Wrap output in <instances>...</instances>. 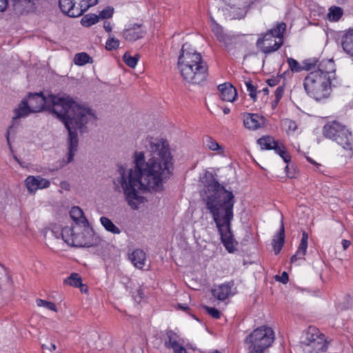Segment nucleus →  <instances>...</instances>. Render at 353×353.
<instances>
[{
  "label": "nucleus",
  "instance_id": "3",
  "mask_svg": "<svg viewBox=\"0 0 353 353\" xmlns=\"http://www.w3.org/2000/svg\"><path fill=\"white\" fill-rule=\"evenodd\" d=\"M205 201L207 209L212 214L220 232L221 243H234L230 231V221L233 219L234 196L227 190L209 172L205 174Z\"/></svg>",
  "mask_w": 353,
  "mask_h": 353
},
{
  "label": "nucleus",
  "instance_id": "35",
  "mask_svg": "<svg viewBox=\"0 0 353 353\" xmlns=\"http://www.w3.org/2000/svg\"><path fill=\"white\" fill-rule=\"evenodd\" d=\"M274 150L278 154L284 161L285 163H289L291 161L290 155L287 152L285 147L283 144L278 143L277 145Z\"/></svg>",
  "mask_w": 353,
  "mask_h": 353
},
{
  "label": "nucleus",
  "instance_id": "50",
  "mask_svg": "<svg viewBox=\"0 0 353 353\" xmlns=\"http://www.w3.org/2000/svg\"><path fill=\"white\" fill-rule=\"evenodd\" d=\"M285 170L286 171V174L288 175V176L290 179H293V178H295L296 177V174H295V172H294V170L292 171H290V166L288 165H287L285 168Z\"/></svg>",
  "mask_w": 353,
  "mask_h": 353
},
{
  "label": "nucleus",
  "instance_id": "1",
  "mask_svg": "<svg viewBox=\"0 0 353 353\" xmlns=\"http://www.w3.org/2000/svg\"><path fill=\"white\" fill-rule=\"evenodd\" d=\"M148 151L152 157L145 161L143 152L134 154V168L129 170L128 178L122 165L118 168L120 176L117 179L123 189L125 200L132 210H137L145 201L138 190L159 192L163 190V183L172 175L173 159L166 140L152 139L149 141Z\"/></svg>",
  "mask_w": 353,
  "mask_h": 353
},
{
  "label": "nucleus",
  "instance_id": "26",
  "mask_svg": "<svg viewBox=\"0 0 353 353\" xmlns=\"http://www.w3.org/2000/svg\"><path fill=\"white\" fill-rule=\"evenodd\" d=\"M203 142L204 145L212 151H216L219 154H223L225 152L224 148L219 144V143L210 136H205Z\"/></svg>",
  "mask_w": 353,
  "mask_h": 353
},
{
  "label": "nucleus",
  "instance_id": "31",
  "mask_svg": "<svg viewBox=\"0 0 353 353\" xmlns=\"http://www.w3.org/2000/svg\"><path fill=\"white\" fill-rule=\"evenodd\" d=\"M74 62L77 65H83L88 63H92V58L86 52H79L75 54Z\"/></svg>",
  "mask_w": 353,
  "mask_h": 353
},
{
  "label": "nucleus",
  "instance_id": "28",
  "mask_svg": "<svg viewBox=\"0 0 353 353\" xmlns=\"http://www.w3.org/2000/svg\"><path fill=\"white\" fill-rule=\"evenodd\" d=\"M63 284L75 288H80L81 290L83 291V285L82 284V279L77 273H72L70 276L64 279Z\"/></svg>",
  "mask_w": 353,
  "mask_h": 353
},
{
  "label": "nucleus",
  "instance_id": "43",
  "mask_svg": "<svg viewBox=\"0 0 353 353\" xmlns=\"http://www.w3.org/2000/svg\"><path fill=\"white\" fill-rule=\"evenodd\" d=\"M114 13V8L112 6H107L99 12L98 17L99 19H108L112 17Z\"/></svg>",
  "mask_w": 353,
  "mask_h": 353
},
{
  "label": "nucleus",
  "instance_id": "9",
  "mask_svg": "<svg viewBox=\"0 0 353 353\" xmlns=\"http://www.w3.org/2000/svg\"><path fill=\"white\" fill-rule=\"evenodd\" d=\"M301 344L307 353H320L326 352L327 349L325 335L314 326H310L307 328Z\"/></svg>",
  "mask_w": 353,
  "mask_h": 353
},
{
  "label": "nucleus",
  "instance_id": "53",
  "mask_svg": "<svg viewBox=\"0 0 353 353\" xmlns=\"http://www.w3.org/2000/svg\"><path fill=\"white\" fill-rule=\"evenodd\" d=\"M42 348L43 349H47V350H49L50 352H53L54 350H56V345L54 343H50L49 345H47V344H43L42 345Z\"/></svg>",
  "mask_w": 353,
  "mask_h": 353
},
{
  "label": "nucleus",
  "instance_id": "4",
  "mask_svg": "<svg viewBox=\"0 0 353 353\" xmlns=\"http://www.w3.org/2000/svg\"><path fill=\"white\" fill-rule=\"evenodd\" d=\"M178 68L185 81L190 83L199 84L205 81L208 75V66L200 53L182 46L178 59Z\"/></svg>",
  "mask_w": 353,
  "mask_h": 353
},
{
  "label": "nucleus",
  "instance_id": "62",
  "mask_svg": "<svg viewBox=\"0 0 353 353\" xmlns=\"http://www.w3.org/2000/svg\"><path fill=\"white\" fill-rule=\"evenodd\" d=\"M350 244H342L344 250H347Z\"/></svg>",
  "mask_w": 353,
  "mask_h": 353
},
{
  "label": "nucleus",
  "instance_id": "8",
  "mask_svg": "<svg viewBox=\"0 0 353 353\" xmlns=\"http://www.w3.org/2000/svg\"><path fill=\"white\" fill-rule=\"evenodd\" d=\"M323 136L336 141L345 150H353V135L343 123L337 121L327 122L323 128Z\"/></svg>",
  "mask_w": 353,
  "mask_h": 353
},
{
  "label": "nucleus",
  "instance_id": "15",
  "mask_svg": "<svg viewBox=\"0 0 353 353\" xmlns=\"http://www.w3.org/2000/svg\"><path fill=\"white\" fill-rule=\"evenodd\" d=\"M234 285L233 281L221 284L217 288L212 290V294L214 297L216 298L219 301H224L231 295L234 294V292H232V289Z\"/></svg>",
  "mask_w": 353,
  "mask_h": 353
},
{
  "label": "nucleus",
  "instance_id": "25",
  "mask_svg": "<svg viewBox=\"0 0 353 353\" xmlns=\"http://www.w3.org/2000/svg\"><path fill=\"white\" fill-rule=\"evenodd\" d=\"M316 71H320L325 77H330V74L335 72L334 62L332 60H325L318 64V69Z\"/></svg>",
  "mask_w": 353,
  "mask_h": 353
},
{
  "label": "nucleus",
  "instance_id": "6",
  "mask_svg": "<svg viewBox=\"0 0 353 353\" xmlns=\"http://www.w3.org/2000/svg\"><path fill=\"white\" fill-rule=\"evenodd\" d=\"M285 30L286 24L284 22L277 23L272 29L260 34L256 43L257 48L265 54L277 51L283 44Z\"/></svg>",
  "mask_w": 353,
  "mask_h": 353
},
{
  "label": "nucleus",
  "instance_id": "39",
  "mask_svg": "<svg viewBox=\"0 0 353 353\" xmlns=\"http://www.w3.org/2000/svg\"><path fill=\"white\" fill-rule=\"evenodd\" d=\"M283 125L286 128L287 133L288 134L290 132H294L298 128L296 123L294 121L288 119L283 121Z\"/></svg>",
  "mask_w": 353,
  "mask_h": 353
},
{
  "label": "nucleus",
  "instance_id": "12",
  "mask_svg": "<svg viewBox=\"0 0 353 353\" xmlns=\"http://www.w3.org/2000/svg\"><path fill=\"white\" fill-rule=\"evenodd\" d=\"M167 339L164 342V346L168 349H172L174 353H187L183 347V340L172 330L166 332Z\"/></svg>",
  "mask_w": 353,
  "mask_h": 353
},
{
  "label": "nucleus",
  "instance_id": "64",
  "mask_svg": "<svg viewBox=\"0 0 353 353\" xmlns=\"http://www.w3.org/2000/svg\"><path fill=\"white\" fill-rule=\"evenodd\" d=\"M347 0H337V3L339 4H342L345 3Z\"/></svg>",
  "mask_w": 353,
  "mask_h": 353
},
{
  "label": "nucleus",
  "instance_id": "41",
  "mask_svg": "<svg viewBox=\"0 0 353 353\" xmlns=\"http://www.w3.org/2000/svg\"><path fill=\"white\" fill-rule=\"evenodd\" d=\"M119 41L114 37H110L105 42V49L109 51L116 50L119 46Z\"/></svg>",
  "mask_w": 353,
  "mask_h": 353
},
{
  "label": "nucleus",
  "instance_id": "23",
  "mask_svg": "<svg viewBox=\"0 0 353 353\" xmlns=\"http://www.w3.org/2000/svg\"><path fill=\"white\" fill-rule=\"evenodd\" d=\"M343 50L350 56L353 57V29L346 32L341 39Z\"/></svg>",
  "mask_w": 353,
  "mask_h": 353
},
{
  "label": "nucleus",
  "instance_id": "10",
  "mask_svg": "<svg viewBox=\"0 0 353 353\" xmlns=\"http://www.w3.org/2000/svg\"><path fill=\"white\" fill-rule=\"evenodd\" d=\"M15 114L14 117H12V123L8 127L6 137L8 142V144L10 145V134L12 132H14L13 129L16 123V121L21 117H26L30 114V113L33 112L31 109L28 101L26 99H23L17 108H15L14 110Z\"/></svg>",
  "mask_w": 353,
  "mask_h": 353
},
{
  "label": "nucleus",
  "instance_id": "40",
  "mask_svg": "<svg viewBox=\"0 0 353 353\" xmlns=\"http://www.w3.org/2000/svg\"><path fill=\"white\" fill-rule=\"evenodd\" d=\"M245 85L247 87V90L249 92V96L253 101H256L257 99L256 87L252 84V81L250 80L245 81Z\"/></svg>",
  "mask_w": 353,
  "mask_h": 353
},
{
  "label": "nucleus",
  "instance_id": "32",
  "mask_svg": "<svg viewBox=\"0 0 353 353\" xmlns=\"http://www.w3.org/2000/svg\"><path fill=\"white\" fill-rule=\"evenodd\" d=\"M99 20V17L95 14H88L84 15L81 20V23L84 27H90L96 23H97Z\"/></svg>",
  "mask_w": 353,
  "mask_h": 353
},
{
  "label": "nucleus",
  "instance_id": "55",
  "mask_svg": "<svg viewBox=\"0 0 353 353\" xmlns=\"http://www.w3.org/2000/svg\"><path fill=\"white\" fill-rule=\"evenodd\" d=\"M177 308L188 313L190 307L186 303H178Z\"/></svg>",
  "mask_w": 353,
  "mask_h": 353
},
{
  "label": "nucleus",
  "instance_id": "45",
  "mask_svg": "<svg viewBox=\"0 0 353 353\" xmlns=\"http://www.w3.org/2000/svg\"><path fill=\"white\" fill-rule=\"evenodd\" d=\"M205 309L207 312L213 318L216 319H219L221 317V312L219 310L215 307H212L209 306H205Z\"/></svg>",
  "mask_w": 353,
  "mask_h": 353
},
{
  "label": "nucleus",
  "instance_id": "34",
  "mask_svg": "<svg viewBox=\"0 0 353 353\" xmlns=\"http://www.w3.org/2000/svg\"><path fill=\"white\" fill-rule=\"evenodd\" d=\"M307 248V244H300L296 253L292 256L290 259L291 263H294L298 260L304 259V256L306 254Z\"/></svg>",
  "mask_w": 353,
  "mask_h": 353
},
{
  "label": "nucleus",
  "instance_id": "42",
  "mask_svg": "<svg viewBox=\"0 0 353 353\" xmlns=\"http://www.w3.org/2000/svg\"><path fill=\"white\" fill-rule=\"evenodd\" d=\"M287 62L289 65L290 70L293 72H299L303 70V66H301L299 63L293 58H288Z\"/></svg>",
  "mask_w": 353,
  "mask_h": 353
},
{
  "label": "nucleus",
  "instance_id": "56",
  "mask_svg": "<svg viewBox=\"0 0 353 353\" xmlns=\"http://www.w3.org/2000/svg\"><path fill=\"white\" fill-rule=\"evenodd\" d=\"M308 234L305 231H302L301 239L300 243H307Z\"/></svg>",
  "mask_w": 353,
  "mask_h": 353
},
{
  "label": "nucleus",
  "instance_id": "5",
  "mask_svg": "<svg viewBox=\"0 0 353 353\" xmlns=\"http://www.w3.org/2000/svg\"><path fill=\"white\" fill-rule=\"evenodd\" d=\"M330 77L320 71L311 72L304 79V88L311 97L316 101L326 99L330 93Z\"/></svg>",
  "mask_w": 353,
  "mask_h": 353
},
{
  "label": "nucleus",
  "instance_id": "54",
  "mask_svg": "<svg viewBox=\"0 0 353 353\" xmlns=\"http://www.w3.org/2000/svg\"><path fill=\"white\" fill-rule=\"evenodd\" d=\"M8 5V0H0V12H4Z\"/></svg>",
  "mask_w": 353,
  "mask_h": 353
},
{
  "label": "nucleus",
  "instance_id": "11",
  "mask_svg": "<svg viewBox=\"0 0 353 353\" xmlns=\"http://www.w3.org/2000/svg\"><path fill=\"white\" fill-rule=\"evenodd\" d=\"M39 1V0H10V3L14 13L17 16H21L33 12Z\"/></svg>",
  "mask_w": 353,
  "mask_h": 353
},
{
  "label": "nucleus",
  "instance_id": "13",
  "mask_svg": "<svg viewBox=\"0 0 353 353\" xmlns=\"http://www.w3.org/2000/svg\"><path fill=\"white\" fill-rule=\"evenodd\" d=\"M26 186L30 193H35L39 189L47 188L50 186V182L40 176H29L25 181Z\"/></svg>",
  "mask_w": 353,
  "mask_h": 353
},
{
  "label": "nucleus",
  "instance_id": "44",
  "mask_svg": "<svg viewBox=\"0 0 353 353\" xmlns=\"http://www.w3.org/2000/svg\"><path fill=\"white\" fill-rule=\"evenodd\" d=\"M319 61L316 59H309L303 61V70H311L318 64Z\"/></svg>",
  "mask_w": 353,
  "mask_h": 353
},
{
  "label": "nucleus",
  "instance_id": "59",
  "mask_svg": "<svg viewBox=\"0 0 353 353\" xmlns=\"http://www.w3.org/2000/svg\"><path fill=\"white\" fill-rule=\"evenodd\" d=\"M307 158V160L308 162H310L311 164L315 165L317 169H319V168L321 166V164L316 163L315 161H314L312 158L310 157H306Z\"/></svg>",
  "mask_w": 353,
  "mask_h": 353
},
{
  "label": "nucleus",
  "instance_id": "63",
  "mask_svg": "<svg viewBox=\"0 0 353 353\" xmlns=\"http://www.w3.org/2000/svg\"><path fill=\"white\" fill-rule=\"evenodd\" d=\"M223 112H224L225 114H228V113L230 112V109H229V108H225V109L223 110Z\"/></svg>",
  "mask_w": 353,
  "mask_h": 353
},
{
  "label": "nucleus",
  "instance_id": "17",
  "mask_svg": "<svg viewBox=\"0 0 353 353\" xmlns=\"http://www.w3.org/2000/svg\"><path fill=\"white\" fill-rule=\"evenodd\" d=\"M220 97L223 101L232 102L237 97L236 88L230 83H224L218 86Z\"/></svg>",
  "mask_w": 353,
  "mask_h": 353
},
{
  "label": "nucleus",
  "instance_id": "48",
  "mask_svg": "<svg viewBox=\"0 0 353 353\" xmlns=\"http://www.w3.org/2000/svg\"><path fill=\"white\" fill-rule=\"evenodd\" d=\"M284 93V87L283 86H279L274 92L275 98L278 99H280L282 98Z\"/></svg>",
  "mask_w": 353,
  "mask_h": 353
},
{
  "label": "nucleus",
  "instance_id": "47",
  "mask_svg": "<svg viewBox=\"0 0 353 353\" xmlns=\"http://www.w3.org/2000/svg\"><path fill=\"white\" fill-rule=\"evenodd\" d=\"M275 279L276 281H279L280 282H281L283 284H285L288 283V280H289V276H288V274L286 272H283L281 274V276H275Z\"/></svg>",
  "mask_w": 353,
  "mask_h": 353
},
{
  "label": "nucleus",
  "instance_id": "2",
  "mask_svg": "<svg viewBox=\"0 0 353 353\" xmlns=\"http://www.w3.org/2000/svg\"><path fill=\"white\" fill-rule=\"evenodd\" d=\"M28 103L33 112L43 110H49L61 121L68 132L67 139V163L74 160L78 150L79 131L87 133V124L90 121H96L97 117L93 110L88 105L77 103L70 96L63 94H48L44 96L42 92L29 93Z\"/></svg>",
  "mask_w": 353,
  "mask_h": 353
},
{
  "label": "nucleus",
  "instance_id": "60",
  "mask_svg": "<svg viewBox=\"0 0 353 353\" xmlns=\"http://www.w3.org/2000/svg\"><path fill=\"white\" fill-rule=\"evenodd\" d=\"M279 101H280V99L277 100V99L275 98V99L272 102V109H275L276 108Z\"/></svg>",
  "mask_w": 353,
  "mask_h": 353
},
{
  "label": "nucleus",
  "instance_id": "20",
  "mask_svg": "<svg viewBox=\"0 0 353 353\" xmlns=\"http://www.w3.org/2000/svg\"><path fill=\"white\" fill-rule=\"evenodd\" d=\"M74 9L72 17L81 16L89 8L97 4V0H74Z\"/></svg>",
  "mask_w": 353,
  "mask_h": 353
},
{
  "label": "nucleus",
  "instance_id": "14",
  "mask_svg": "<svg viewBox=\"0 0 353 353\" xmlns=\"http://www.w3.org/2000/svg\"><path fill=\"white\" fill-rule=\"evenodd\" d=\"M145 33L142 24L134 23L123 31V36L128 41H135L143 38Z\"/></svg>",
  "mask_w": 353,
  "mask_h": 353
},
{
  "label": "nucleus",
  "instance_id": "21",
  "mask_svg": "<svg viewBox=\"0 0 353 353\" xmlns=\"http://www.w3.org/2000/svg\"><path fill=\"white\" fill-rule=\"evenodd\" d=\"M128 258L137 268L142 269L145 265L146 254L142 250L136 249L129 254Z\"/></svg>",
  "mask_w": 353,
  "mask_h": 353
},
{
  "label": "nucleus",
  "instance_id": "19",
  "mask_svg": "<svg viewBox=\"0 0 353 353\" xmlns=\"http://www.w3.org/2000/svg\"><path fill=\"white\" fill-rule=\"evenodd\" d=\"M231 9H237V13L234 14L232 17L234 18L241 19L243 15V13L245 12L246 8L251 3L250 0H223Z\"/></svg>",
  "mask_w": 353,
  "mask_h": 353
},
{
  "label": "nucleus",
  "instance_id": "7",
  "mask_svg": "<svg viewBox=\"0 0 353 353\" xmlns=\"http://www.w3.org/2000/svg\"><path fill=\"white\" fill-rule=\"evenodd\" d=\"M274 341V332L272 327L265 325L254 330L245 339L248 344V353H265Z\"/></svg>",
  "mask_w": 353,
  "mask_h": 353
},
{
  "label": "nucleus",
  "instance_id": "33",
  "mask_svg": "<svg viewBox=\"0 0 353 353\" xmlns=\"http://www.w3.org/2000/svg\"><path fill=\"white\" fill-rule=\"evenodd\" d=\"M139 57V54L131 56L128 52H126L123 56V61L128 67L134 68L137 64Z\"/></svg>",
  "mask_w": 353,
  "mask_h": 353
},
{
  "label": "nucleus",
  "instance_id": "57",
  "mask_svg": "<svg viewBox=\"0 0 353 353\" xmlns=\"http://www.w3.org/2000/svg\"><path fill=\"white\" fill-rule=\"evenodd\" d=\"M68 245L70 247H74V248H90L92 245H93L94 244H74V243H72V244H68Z\"/></svg>",
  "mask_w": 353,
  "mask_h": 353
},
{
  "label": "nucleus",
  "instance_id": "36",
  "mask_svg": "<svg viewBox=\"0 0 353 353\" xmlns=\"http://www.w3.org/2000/svg\"><path fill=\"white\" fill-rule=\"evenodd\" d=\"M343 13L342 8L336 6L332 7L329 10L328 19L330 21H337L342 17Z\"/></svg>",
  "mask_w": 353,
  "mask_h": 353
},
{
  "label": "nucleus",
  "instance_id": "30",
  "mask_svg": "<svg viewBox=\"0 0 353 353\" xmlns=\"http://www.w3.org/2000/svg\"><path fill=\"white\" fill-rule=\"evenodd\" d=\"M100 221L102 225L105 228V229L107 231L110 232L113 234L120 233L121 231L119 228L117 226H116L110 219L105 216H101L100 218Z\"/></svg>",
  "mask_w": 353,
  "mask_h": 353
},
{
  "label": "nucleus",
  "instance_id": "22",
  "mask_svg": "<svg viewBox=\"0 0 353 353\" xmlns=\"http://www.w3.org/2000/svg\"><path fill=\"white\" fill-rule=\"evenodd\" d=\"M70 216L71 219L78 225L83 224V226H87L89 224L88 221L85 216L82 209L79 206L72 207L70 211Z\"/></svg>",
  "mask_w": 353,
  "mask_h": 353
},
{
  "label": "nucleus",
  "instance_id": "27",
  "mask_svg": "<svg viewBox=\"0 0 353 353\" xmlns=\"http://www.w3.org/2000/svg\"><path fill=\"white\" fill-rule=\"evenodd\" d=\"M258 144L263 150H274L279 141L271 136H263L257 140Z\"/></svg>",
  "mask_w": 353,
  "mask_h": 353
},
{
  "label": "nucleus",
  "instance_id": "61",
  "mask_svg": "<svg viewBox=\"0 0 353 353\" xmlns=\"http://www.w3.org/2000/svg\"><path fill=\"white\" fill-rule=\"evenodd\" d=\"M261 92H263V94H264L265 95H268V93H269V89H268V88H267V87H266V88H264L261 90Z\"/></svg>",
  "mask_w": 353,
  "mask_h": 353
},
{
  "label": "nucleus",
  "instance_id": "58",
  "mask_svg": "<svg viewBox=\"0 0 353 353\" xmlns=\"http://www.w3.org/2000/svg\"><path fill=\"white\" fill-rule=\"evenodd\" d=\"M103 28L106 32H110L112 31V25L109 21H105L103 23Z\"/></svg>",
  "mask_w": 353,
  "mask_h": 353
},
{
  "label": "nucleus",
  "instance_id": "46",
  "mask_svg": "<svg viewBox=\"0 0 353 353\" xmlns=\"http://www.w3.org/2000/svg\"><path fill=\"white\" fill-rule=\"evenodd\" d=\"M284 74L285 73H283L281 76L277 75L276 77H272V78L267 80V83L268 84L269 86H271V87L276 85L277 84L279 83L280 80H281L282 76L284 75Z\"/></svg>",
  "mask_w": 353,
  "mask_h": 353
},
{
  "label": "nucleus",
  "instance_id": "37",
  "mask_svg": "<svg viewBox=\"0 0 353 353\" xmlns=\"http://www.w3.org/2000/svg\"><path fill=\"white\" fill-rule=\"evenodd\" d=\"M272 243H285V228L283 221L279 231L273 237Z\"/></svg>",
  "mask_w": 353,
  "mask_h": 353
},
{
  "label": "nucleus",
  "instance_id": "49",
  "mask_svg": "<svg viewBox=\"0 0 353 353\" xmlns=\"http://www.w3.org/2000/svg\"><path fill=\"white\" fill-rule=\"evenodd\" d=\"M223 245L225 248V250L229 253H234L235 251L237 250L236 245H237L238 244H223Z\"/></svg>",
  "mask_w": 353,
  "mask_h": 353
},
{
  "label": "nucleus",
  "instance_id": "51",
  "mask_svg": "<svg viewBox=\"0 0 353 353\" xmlns=\"http://www.w3.org/2000/svg\"><path fill=\"white\" fill-rule=\"evenodd\" d=\"M6 274V268L0 263V288H1V280Z\"/></svg>",
  "mask_w": 353,
  "mask_h": 353
},
{
  "label": "nucleus",
  "instance_id": "52",
  "mask_svg": "<svg viewBox=\"0 0 353 353\" xmlns=\"http://www.w3.org/2000/svg\"><path fill=\"white\" fill-rule=\"evenodd\" d=\"M283 245L284 244H273V251L275 255H277L280 253Z\"/></svg>",
  "mask_w": 353,
  "mask_h": 353
},
{
  "label": "nucleus",
  "instance_id": "29",
  "mask_svg": "<svg viewBox=\"0 0 353 353\" xmlns=\"http://www.w3.org/2000/svg\"><path fill=\"white\" fill-rule=\"evenodd\" d=\"M59 6L61 12L70 17H72L74 9V0H59Z\"/></svg>",
  "mask_w": 353,
  "mask_h": 353
},
{
  "label": "nucleus",
  "instance_id": "16",
  "mask_svg": "<svg viewBox=\"0 0 353 353\" xmlns=\"http://www.w3.org/2000/svg\"><path fill=\"white\" fill-rule=\"evenodd\" d=\"M263 123L264 117H260L258 114L246 113L244 114L243 124L249 130H257L263 126Z\"/></svg>",
  "mask_w": 353,
  "mask_h": 353
},
{
  "label": "nucleus",
  "instance_id": "38",
  "mask_svg": "<svg viewBox=\"0 0 353 353\" xmlns=\"http://www.w3.org/2000/svg\"><path fill=\"white\" fill-rule=\"evenodd\" d=\"M36 302H37V306H39V307H46L51 311H54V312H57V310L56 305L52 302L47 301L46 300L41 299H37Z\"/></svg>",
  "mask_w": 353,
  "mask_h": 353
},
{
  "label": "nucleus",
  "instance_id": "24",
  "mask_svg": "<svg viewBox=\"0 0 353 353\" xmlns=\"http://www.w3.org/2000/svg\"><path fill=\"white\" fill-rule=\"evenodd\" d=\"M71 229L68 228H65L63 229L60 230L59 228L54 227L52 229H47L44 234L45 237L47 236H54L56 239H59V235L61 236V238L64 243H68L70 241V239L66 238L65 235H68L70 232H71Z\"/></svg>",
  "mask_w": 353,
  "mask_h": 353
},
{
  "label": "nucleus",
  "instance_id": "18",
  "mask_svg": "<svg viewBox=\"0 0 353 353\" xmlns=\"http://www.w3.org/2000/svg\"><path fill=\"white\" fill-rule=\"evenodd\" d=\"M211 29L217 40L228 46L232 43L233 37L223 32V28L216 21H213Z\"/></svg>",
  "mask_w": 353,
  "mask_h": 353
}]
</instances>
